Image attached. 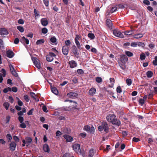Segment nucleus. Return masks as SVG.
<instances>
[{"instance_id":"f257e3e1","label":"nucleus","mask_w":157,"mask_h":157,"mask_svg":"<svg viewBox=\"0 0 157 157\" xmlns=\"http://www.w3.org/2000/svg\"><path fill=\"white\" fill-rule=\"evenodd\" d=\"M107 120L112 123L113 124L119 126L121 125V121L117 119L116 116L113 114H109L106 117Z\"/></svg>"},{"instance_id":"f03ea898","label":"nucleus","mask_w":157,"mask_h":157,"mask_svg":"<svg viewBox=\"0 0 157 157\" xmlns=\"http://www.w3.org/2000/svg\"><path fill=\"white\" fill-rule=\"evenodd\" d=\"M98 129L99 131L101 132L103 129L105 132H108L109 131V127L107 122L104 121L102 122L101 125L98 127Z\"/></svg>"},{"instance_id":"7ed1b4c3","label":"nucleus","mask_w":157,"mask_h":157,"mask_svg":"<svg viewBox=\"0 0 157 157\" xmlns=\"http://www.w3.org/2000/svg\"><path fill=\"white\" fill-rule=\"evenodd\" d=\"M71 53H72L76 58H78L79 57V54L78 52V50L75 45L72 46Z\"/></svg>"},{"instance_id":"20e7f679","label":"nucleus","mask_w":157,"mask_h":157,"mask_svg":"<svg viewBox=\"0 0 157 157\" xmlns=\"http://www.w3.org/2000/svg\"><path fill=\"white\" fill-rule=\"evenodd\" d=\"M73 149L75 151L77 154H81V151L80 147V145L79 144H75L73 146ZM84 153H82V155L84 154Z\"/></svg>"},{"instance_id":"39448f33","label":"nucleus","mask_w":157,"mask_h":157,"mask_svg":"<svg viewBox=\"0 0 157 157\" xmlns=\"http://www.w3.org/2000/svg\"><path fill=\"white\" fill-rule=\"evenodd\" d=\"M113 35L117 36L121 38H123L124 36L123 34L118 29H115L113 30Z\"/></svg>"},{"instance_id":"423d86ee","label":"nucleus","mask_w":157,"mask_h":157,"mask_svg":"<svg viewBox=\"0 0 157 157\" xmlns=\"http://www.w3.org/2000/svg\"><path fill=\"white\" fill-rule=\"evenodd\" d=\"M128 58L126 55L122 54L120 56V60L121 63L125 64L128 61Z\"/></svg>"},{"instance_id":"0eeeda50","label":"nucleus","mask_w":157,"mask_h":157,"mask_svg":"<svg viewBox=\"0 0 157 157\" xmlns=\"http://www.w3.org/2000/svg\"><path fill=\"white\" fill-rule=\"evenodd\" d=\"M56 56V55L55 53L50 52L49 53V55L47 56L46 60L48 62H51L54 59L53 57H55Z\"/></svg>"},{"instance_id":"6e6552de","label":"nucleus","mask_w":157,"mask_h":157,"mask_svg":"<svg viewBox=\"0 0 157 157\" xmlns=\"http://www.w3.org/2000/svg\"><path fill=\"white\" fill-rule=\"evenodd\" d=\"M77 105H75L74 107H73L71 106H64L61 107L60 109L61 110L64 111H69L73 108H76Z\"/></svg>"},{"instance_id":"1a4fd4ad","label":"nucleus","mask_w":157,"mask_h":157,"mask_svg":"<svg viewBox=\"0 0 157 157\" xmlns=\"http://www.w3.org/2000/svg\"><path fill=\"white\" fill-rule=\"evenodd\" d=\"M32 59L35 66L38 69H40V64L38 61L36 57H33L32 58Z\"/></svg>"},{"instance_id":"9d476101","label":"nucleus","mask_w":157,"mask_h":157,"mask_svg":"<svg viewBox=\"0 0 157 157\" xmlns=\"http://www.w3.org/2000/svg\"><path fill=\"white\" fill-rule=\"evenodd\" d=\"M78 94L75 92H70L67 94V96L68 98L74 99L77 97Z\"/></svg>"},{"instance_id":"9b49d317","label":"nucleus","mask_w":157,"mask_h":157,"mask_svg":"<svg viewBox=\"0 0 157 157\" xmlns=\"http://www.w3.org/2000/svg\"><path fill=\"white\" fill-rule=\"evenodd\" d=\"M68 46H64L62 48V51L63 54L65 56H67L68 55L69 52Z\"/></svg>"},{"instance_id":"f8f14e48","label":"nucleus","mask_w":157,"mask_h":157,"mask_svg":"<svg viewBox=\"0 0 157 157\" xmlns=\"http://www.w3.org/2000/svg\"><path fill=\"white\" fill-rule=\"evenodd\" d=\"M70 67L71 68H74L77 66V62L74 60H71L68 62Z\"/></svg>"},{"instance_id":"ddd939ff","label":"nucleus","mask_w":157,"mask_h":157,"mask_svg":"<svg viewBox=\"0 0 157 157\" xmlns=\"http://www.w3.org/2000/svg\"><path fill=\"white\" fill-rule=\"evenodd\" d=\"M0 34L2 36L7 35L9 33L6 29L5 28L0 29Z\"/></svg>"},{"instance_id":"4468645a","label":"nucleus","mask_w":157,"mask_h":157,"mask_svg":"<svg viewBox=\"0 0 157 157\" xmlns=\"http://www.w3.org/2000/svg\"><path fill=\"white\" fill-rule=\"evenodd\" d=\"M16 147V143L14 142H12L10 144V148L12 151H13L15 149Z\"/></svg>"},{"instance_id":"2eb2a0df","label":"nucleus","mask_w":157,"mask_h":157,"mask_svg":"<svg viewBox=\"0 0 157 157\" xmlns=\"http://www.w3.org/2000/svg\"><path fill=\"white\" fill-rule=\"evenodd\" d=\"M63 137L66 139L67 142H71L73 140V138L69 135L65 134L63 136Z\"/></svg>"},{"instance_id":"dca6fc26","label":"nucleus","mask_w":157,"mask_h":157,"mask_svg":"<svg viewBox=\"0 0 157 157\" xmlns=\"http://www.w3.org/2000/svg\"><path fill=\"white\" fill-rule=\"evenodd\" d=\"M7 56L9 58H12L14 56V52L11 50H8L6 52Z\"/></svg>"},{"instance_id":"f3484780","label":"nucleus","mask_w":157,"mask_h":157,"mask_svg":"<svg viewBox=\"0 0 157 157\" xmlns=\"http://www.w3.org/2000/svg\"><path fill=\"white\" fill-rule=\"evenodd\" d=\"M41 24L44 26H46L48 24V21L46 18H42L40 20Z\"/></svg>"},{"instance_id":"a211bd4d","label":"nucleus","mask_w":157,"mask_h":157,"mask_svg":"<svg viewBox=\"0 0 157 157\" xmlns=\"http://www.w3.org/2000/svg\"><path fill=\"white\" fill-rule=\"evenodd\" d=\"M96 89L94 87L90 89L88 92L89 94L91 96H93L96 93Z\"/></svg>"},{"instance_id":"6ab92c4d","label":"nucleus","mask_w":157,"mask_h":157,"mask_svg":"<svg viewBox=\"0 0 157 157\" xmlns=\"http://www.w3.org/2000/svg\"><path fill=\"white\" fill-rule=\"evenodd\" d=\"M43 150L45 152L48 153L50 151V148L48 145L46 144H44L43 146Z\"/></svg>"},{"instance_id":"aec40b11","label":"nucleus","mask_w":157,"mask_h":157,"mask_svg":"<svg viewBox=\"0 0 157 157\" xmlns=\"http://www.w3.org/2000/svg\"><path fill=\"white\" fill-rule=\"evenodd\" d=\"M20 41L22 43L25 42L27 44H28L29 43V40L26 38L24 36H23L22 37Z\"/></svg>"},{"instance_id":"412c9836","label":"nucleus","mask_w":157,"mask_h":157,"mask_svg":"<svg viewBox=\"0 0 157 157\" xmlns=\"http://www.w3.org/2000/svg\"><path fill=\"white\" fill-rule=\"evenodd\" d=\"M95 152L93 149H90L89 152L88 157H93Z\"/></svg>"},{"instance_id":"4be33fe9","label":"nucleus","mask_w":157,"mask_h":157,"mask_svg":"<svg viewBox=\"0 0 157 157\" xmlns=\"http://www.w3.org/2000/svg\"><path fill=\"white\" fill-rule=\"evenodd\" d=\"M106 24L107 25L109 28H112L113 24L112 21L109 19H107L106 21Z\"/></svg>"},{"instance_id":"5701e85b","label":"nucleus","mask_w":157,"mask_h":157,"mask_svg":"<svg viewBox=\"0 0 157 157\" xmlns=\"http://www.w3.org/2000/svg\"><path fill=\"white\" fill-rule=\"evenodd\" d=\"M144 35L142 33H137L133 35V37L136 39L141 38Z\"/></svg>"},{"instance_id":"b1692460","label":"nucleus","mask_w":157,"mask_h":157,"mask_svg":"<svg viewBox=\"0 0 157 157\" xmlns=\"http://www.w3.org/2000/svg\"><path fill=\"white\" fill-rule=\"evenodd\" d=\"M51 90L52 93L56 95L58 94L59 93L56 87L51 88Z\"/></svg>"},{"instance_id":"393cba45","label":"nucleus","mask_w":157,"mask_h":157,"mask_svg":"<svg viewBox=\"0 0 157 157\" xmlns=\"http://www.w3.org/2000/svg\"><path fill=\"white\" fill-rule=\"evenodd\" d=\"M134 32L132 30H127L125 31L124 32V34L125 35H130L133 34Z\"/></svg>"},{"instance_id":"a878e982","label":"nucleus","mask_w":157,"mask_h":157,"mask_svg":"<svg viewBox=\"0 0 157 157\" xmlns=\"http://www.w3.org/2000/svg\"><path fill=\"white\" fill-rule=\"evenodd\" d=\"M124 53L128 57H132V56L133 55V53H132L130 51H125L124 52Z\"/></svg>"},{"instance_id":"bb28decb","label":"nucleus","mask_w":157,"mask_h":157,"mask_svg":"<svg viewBox=\"0 0 157 157\" xmlns=\"http://www.w3.org/2000/svg\"><path fill=\"white\" fill-rule=\"evenodd\" d=\"M75 42L78 48L79 49L81 50L82 49V48L81 47V45L78 40H76V41H75Z\"/></svg>"},{"instance_id":"cd10ccee","label":"nucleus","mask_w":157,"mask_h":157,"mask_svg":"<svg viewBox=\"0 0 157 157\" xmlns=\"http://www.w3.org/2000/svg\"><path fill=\"white\" fill-rule=\"evenodd\" d=\"M10 104L8 102H6L3 104V106L6 110H8L10 106Z\"/></svg>"},{"instance_id":"c85d7f7f","label":"nucleus","mask_w":157,"mask_h":157,"mask_svg":"<svg viewBox=\"0 0 157 157\" xmlns=\"http://www.w3.org/2000/svg\"><path fill=\"white\" fill-rule=\"evenodd\" d=\"M153 72L151 71H148L147 72L146 75L148 78H150L153 75Z\"/></svg>"},{"instance_id":"c756f323","label":"nucleus","mask_w":157,"mask_h":157,"mask_svg":"<svg viewBox=\"0 0 157 157\" xmlns=\"http://www.w3.org/2000/svg\"><path fill=\"white\" fill-rule=\"evenodd\" d=\"M44 42V39H40L37 41L36 43V45H40L43 44Z\"/></svg>"},{"instance_id":"7c9ffc66","label":"nucleus","mask_w":157,"mask_h":157,"mask_svg":"<svg viewBox=\"0 0 157 157\" xmlns=\"http://www.w3.org/2000/svg\"><path fill=\"white\" fill-rule=\"evenodd\" d=\"M17 29L21 33H23L24 31V29L21 26H17Z\"/></svg>"},{"instance_id":"2f4dec72","label":"nucleus","mask_w":157,"mask_h":157,"mask_svg":"<svg viewBox=\"0 0 157 157\" xmlns=\"http://www.w3.org/2000/svg\"><path fill=\"white\" fill-rule=\"evenodd\" d=\"M88 36L91 40H93L95 38L94 34L92 33H89L88 34Z\"/></svg>"},{"instance_id":"473e14b6","label":"nucleus","mask_w":157,"mask_h":157,"mask_svg":"<svg viewBox=\"0 0 157 157\" xmlns=\"http://www.w3.org/2000/svg\"><path fill=\"white\" fill-rule=\"evenodd\" d=\"M96 81L98 83H101L102 81V79L101 77H97L95 78Z\"/></svg>"},{"instance_id":"72a5a7b5","label":"nucleus","mask_w":157,"mask_h":157,"mask_svg":"<svg viewBox=\"0 0 157 157\" xmlns=\"http://www.w3.org/2000/svg\"><path fill=\"white\" fill-rule=\"evenodd\" d=\"M50 41L52 43H55L56 42L57 39L55 36H53L50 38Z\"/></svg>"},{"instance_id":"f704fd0d","label":"nucleus","mask_w":157,"mask_h":157,"mask_svg":"<svg viewBox=\"0 0 157 157\" xmlns=\"http://www.w3.org/2000/svg\"><path fill=\"white\" fill-rule=\"evenodd\" d=\"M25 140L26 141L27 143H29V144L31 142L32 140V139L30 137H27L25 138Z\"/></svg>"},{"instance_id":"c9c22d12","label":"nucleus","mask_w":157,"mask_h":157,"mask_svg":"<svg viewBox=\"0 0 157 157\" xmlns=\"http://www.w3.org/2000/svg\"><path fill=\"white\" fill-rule=\"evenodd\" d=\"M9 91H11V88L9 87L5 88L3 90L4 93H7Z\"/></svg>"},{"instance_id":"e433bc0d","label":"nucleus","mask_w":157,"mask_h":157,"mask_svg":"<svg viewBox=\"0 0 157 157\" xmlns=\"http://www.w3.org/2000/svg\"><path fill=\"white\" fill-rule=\"evenodd\" d=\"M110 82L111 83V86H109L110 87H112L114 83V79L113 78H110L109 79ZM110 86V85H109Z\"/></svg>"},{"instance_id":"4c0bfd02","label":"nucleus","mask_w":157,"mask_h":157,"mask_svg":"<svg viewBox=\"0 0 157 157\" xmlns=\"http://www.w3.org/2000/svg\"><path fill=\"white\" fill-rule=\"evenodd\" d=\"M146 56L144 53L141 54L140 56V59L141 60H144L145 59Z\"/></svg>"},{"instance_id":"58836bf2","label":"nucleus","mask_w":157,"mask_h":157,"mask_svg":"<svg viewBox=\"0 0 157 157\" xmlns=\"http://www.w3.org/2000/svg\"><path fill=\"white\" fill-rule=\"evenodd\" d=\"M84 130L87 132H89L90 131V127L89 125H86L84 128Z\"/></svg>"},{"instance_id":"ea45409f","label":"nucleus","mask_w":157,"mask_h":157,"mask_svg":"<svg viewBox=\"0 0 157 157\" xmlns=\"http://www.w3.org/2000/svg\"><path fill=\"white\" fill-rule=\"evenodd\" d=\"M118 63L119 64V66L122 70H124L125 69L126 66L124 65L125 64H123L122 63H120L119 62H118Z\"/></svg>"},{"instance_id":"a19ab883","label":"nucleus","mask_w":157,"mask_h":157,"mask_svg":"<svg viewBox=\"0 0 157 157\" xmlns=\"http://www.w3.org/2000/svg\"><path fill=\"white\" fill-rule=\"evenodd\" d=\"M126 82L128 86L130 85L132 83V80L128 78L126 80Z\"/></svg>"},{"instance_id":"79ce46f5","label":"nucleus","mask_w":157,"mask_h":157,"mask_svg":"<svg viewBox=\"0 0 157 157\" xmlns=\"http://www.w3.org/2000/svg\"><path fill=\"white\" fill-rule=\"evenodd\" d=\"M117 7L116 6L112 7L110 10V13H113L117 10Z\"/></svg>"},{"instance_id":"37998d69","label":"nucleus","mask_w":157,"mask_h":157,"mask_svg":"<svg viewBox=\"0 0 157 157\" xmlns=\"http://www.w3.org/2000/svg\"><path fill=\"white\" fill-rule=\"evenodd\" d=\"M42 33L44 34H45L48 32V29L46 28H44L42 29L41 30Z\"/></svg>"},{"instance_id":"c03bdc74","label":"nucleus","mask_w":157,"mask_h":157,"mask_svg":"<svg viewBox=\"0 0 157 157\" xmlns=\"http://www.w3.org/2000/svg\"><path fill=\"white\" fill-rule=\"evenodd\" d=\"M77 72L78 74H83L84 73V71L81 69H78L77 70Z\"/></svg>"},{"instance_id":"a18cd8bd","label":"nucleus","mask_w":157,"mask_h":157,"mask_svg":"<svg viewBox=\"0 0 157 157\" xmlns=\"http://www.w3.org/2000/svg\"><path fill=\"white\" fill-rule=\"evenodd\" d=\"M116 91L117 93H121L122 92V90L121 88V87L120 86H118L116 89Z\"/></svg>"},{"instance_id":"49530a36","label":"nucleus","mask_w":157,"mask_h":157,"mask_svg":"<svg viewBox=\"0 0 157 157\" xmlns=\"http://www.w3.org/2000/svg\"><path fill=\"white\" fill-rule=\"evenodd\" d=\"M18 120L19 122L20 123H22L23 122L24 119V118L23 117L19 116L18 117Z\"/></svg>"},{"instance_id":"de8ad7c7","label":"nucleus","mask_w":157,"mask_h":157,"mask_svg":"<svg viewBox=\"0 0 157 157\" xmlns=\"http://www.w3.org/2000/svg\"><path fill=\"white\" fill-rule=\"evenodd\" d=\"M44 4L46 7H48L49 6V0H43Z\"/></svg>"},{"instance_id":"09e8293b","label":"nucleus","mask_w":157,"mask_h":157,"mask_svg":"<svg viewBox=\"0 0 157 157\" xmlns=\"http://www.w3.org/2000/svg\"><path fill=\"white\" fill-rule=\"evenodd\" d=\"M1 72L2 73V75L3 77H5L6 75V71L5 69L3 68L2 69Z\"/></svg>"},{"instance_id":"8fccbe9b","label":"nucleus","mask_w":157,"mask_h":157,"mask_svg":"<svg viewBox=\"0 0 157 157\" xmlns=\"http://www.w3.org/2000/svg\"><path fill=\"white\" fill-rule=\"evenodd\" d=\"M30 94L31 97L33 98V99L34 100H36V98H35V96H36L35 94L33 92H30Z\"/></svg>"},{"instance_id":"3c124183","label":"nucleus","mask_w":157,"mask_h":157,"mask_svg":"<svg viewBox=\"0 0 157 157\" xmlns=\"http://www.w3.org/2000/svg\"><path fill=\"white\" fill-rule=\"evenodd\" d=\"M19 127L22 128H25L26 127V125L25 123L22 122L20 124Z\"/></svg>"},{"instance_id":"603ef678","label":"nucleus","mask_w":157,"mask_h":157,"mask_svg":"<svg viewBox=\"0 0 157 157\" xmlns=\"http://www.w3.org/2000/svg\"><path fill=\"white\" fill-rule=\"evenodd\" d=\"M17 99H18V101H17V103L18 105L19 106H21L23 105V103L20 100V99H19V98H17Z\"/></svg>"},{"instance_id":"864d4df0","label":"nucleus","mask_w":157,"mask_h":157,"mask_svg":"<svg viewBox=\"0 0 157 157\" xmlns=\"http://www.w3.org/2000/svg\"><path fill=\"white\" fill-rule=\"evenodd\" d=\"M13 139L16 143H17L19 141V138L17 136H13Z\"/></svg>"},{"instance_id":"5fc2aeb1","label":"nucleus","mask_w":157,"mask_h":157,"mask_svg":"<svg viewBox=\"0 0 157 157\" xmlns=\"http://www.w3.org/2000/svg\"><path fill=\"white\" fill-rule=\"evenodd\" d=\"M10 117L9 115L7 116L6 117V124L9 123L10 121Z\"/></svg>"},{"instance_id":"6e6d98bb","label":"nucleus","mask_w":157,"mask_h":157,"mask_svg":"<svg viewBox=\"0 0 157 157\" xmlns=\"http://www.w3.org/2000/svg\"><path fill=\"white\" fill-rule=\"evenodd\" d=\"M71 43V42L69 40H66L65 42V45L68 46H69Z\"/></svg>"},{"instance_id":"4d7b16f0","label":"nucleus","mask_w":157,"mask_h":157,"mask_svg":"<svg viewBox=\"0 0 157 157\" xmlns=\"http://www.w3.org/2000/svg\"><path fill=\"white\" fill-rule=\"evenodd\" d=\"M42 109L45 112L47 113L48 112V110L47 109V107L45 105H44L43 106Z\"/></svg>"},{"instance_id":"13d9d810","label":"nucleus","mask_w":157,"mask_h":157,"mask_svg":"<svg viewBox=\"0 0 157 157\" xmlns=\"http://www.w3.org/2000/svg\"><path fill=\"white\" fill-rule=\"evenodd\" d=\"M140 141V140L138 138H137L136 137H134L132 138V141H133L134 142H137Z\"/></svg>"},{"instance_id":"bf43d9fd","label":"nucleus","mask_w":157,"mask_h":157,"mask_svg":"<svg viewBox=\"0 0 157 157\" xmlns=\"http://www.w3.org/2000/svg\"><path fill=\"white\" fill-rule=\"evenodd\" d=\"M155 60L153 61V64L155 66L157 65V56L155 58Z\"/></svg>"},{"instance_id":"052dcab7","label":"nucleus","mask_w":157,"mask_h":157,"mask_svg":"<svg viewBox=\"0 0 157 157\" xmlns=\"http://www.w3.org/2000/svg\"><path fill=\"white\" fill-rule=\"evenodd\" d=\"M143 3L144 4L147 6H149L150 5V2L148 0H144L143 1Z\"/></svg>"},{"instance_id":"680f3d73","label":"nucleus","mask_w":157,"mask_h":157,"mask_svg":"<svg viewBox=\"0 0 157 157\" xmlns=\"http://www.w3.org/2000/svg\"><path fill=\"white\" fill-rule=\"evenodd\" d=\"M155 46V44H154L152 43H150L148 45L149 47L151 49H153Z\"/></svg>"},{"instance_id":"e2e57ef3","label":"nucleus","mask_w":157,"mask_h":157,"mask_svg":"<svg viewBox=\"0 0 157 157\" xmlns=\"http://www.w3.org/2000/svg\"><path fill=\"white\" fill-rule=\"evenodd\" d=\"M12 74L15 77H17L18 76L17 73L16 72V71L14 70L13 71L11 72Z\"/></svg>"},{"instance_id":"0e129e2a","label":"nucleus","mask_w":157,"mask_h":157,"mask_svg":"<svg viewBox=\"0 0 157 157\" xmlns=\"http://www.w3.org/2000/svg\"><path fill=\"white\" fill-rule=\"evenodd\" d=\"M145 101L143 100L142 98H140L139 101V102L140 104L141 105H143Z\"/></svg>"},{"instance_id":"69168bd1","label":"nucleus","mask_w":157,"mask_h":157,"mask_svg":"<svg viewBox=\"0 0 157 157\" xmlns=\"http://www.w3.org/2000/svg\"><path fill=\"white\" fill-rule=\"evenodd\" d=\"M24 98L27 102L29 101V98L28 96L27 95H25L24 96Z\"/></svg>"},{"instance_id":"338daca9","label":"nucleus","mask_w":157,"mask_h":157,"mask_svg":"<svg viewBox=\"0 0 157 157\" xmlns=\"http://www.w3.org/2000/svg\"><path fill=\"white\" fill-rule=\"evenodd\" d=\"M72 81L73 83H76L78 82L77 78L76 77H74L72 79Z\"/></svg>"},{"instance_id":"774afa93","label":"nucleus","mask_w":157,"mask_h":157,"mask_svg":"<svg viewBox=\"0 0 157 157\" xmlns=\"http://www.w3.org/2000/svg\"><path fill=\"white\" fill-rule=\"evenodd\" d=\"M6 138H7L10 141V140L12 139V136H11V135L9 134H8L7 135H6Z\"/></svg>"}]
</instances>
